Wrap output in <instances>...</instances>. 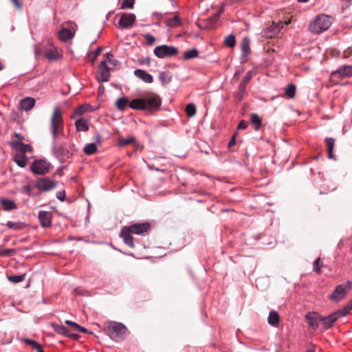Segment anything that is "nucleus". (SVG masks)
<instances>
[{"label":"nucleus","instance_id":"obj_1","mask_svg":"<svg viewBox=\"0 0 352 352\" xmlns=\"http://www.w3.org/2000/svg\"><path fill=\"white\" fill-rule=\"evenodd\" d=\"M161 103V98L157 94L148 93L144 94L139 98L132 100L129 103V107L133 109L151 112L158 110L160 108Z\"/></svg>","mask_w":352,"mask_h":352},{"label":"nucleus","instance_id":"obj_2","mask_svg":"<svg viewBox=\"0 0 352 352\" xmlns=\"http://www.w3.org/2000/svg\"><path fill=\"white\" fill-rule=\"evenodd\" d=\"M63 111L61 108L56 106L54 108L53 113L50 119V129L54 140L63 132Z\"/></svg>","mask_w":352,"mask_h":352},{"label":"nucleus","instance_id":"obj_3","mask_svg":"<svg viewBox=\"0 0 352 352\" xmlns=\"http://www.w3.org/2000/svg\"><path fill=\"white\" fill-rule=\"evenodd\" d=\"M332 18L326 14L318 15L309 25V30L314 34H320L328 30L332 24Z\"/></svg>","mask_w":352,"mask_h":352},{"label":"nucleus","instance_id":"obj_4","mask_svg":"<svg viewBox=\"0 0 352 352\" xmlns=\"http://www.w3.org/2000/svg\"><path fill=\"white\" fill-rule=\"evenodd\" d=\"M109 337L116 341L123 338L126 331V327L120 322H109L105 326Z\"/></svg>","mask_w":352,"mask_h":352},{"label":"nucleus","instance_id":"obj_5","mask_svg":"<svg viewBox=\"0 0 352 352\" xmlns=\"http://www.w3.org/2000/svg\"><path fill=\"white\" fill-rule=\"evenodd\" d=\"M178 53V50L175 47L162 45L157 46L154 49V54L160 58L175 56Z\"/></svg>","mask_w":352,"mask_h":352},{"label":"nucleus","instance_id":"obj_6","mask_svg":"<svg viewBox=\"0 0 352 352\" xmlns=\"http://www.w3.org/2000/svg\"><path fill=\"white\" fill-rule=\"evenodd\" d=\"M352 283L348 281L345 285H338L333 293L331 295L330 298L336 302L342 300L347 294L348 290L351 288Z\"/></svg>","mask_w":352,"mask_h":352},{"label":"nucleus","instance_id":"obj_7","mask_svg":"<svg viewBox=\"0 0 352 352\" xmlns=\"http://www.w3.org/2000/svg\"><path fill=\"white\" fill-rule=\"evenodd\" d=\"M50 166L45 160H35L31 165V170L35 174L45 175L49 171Z\"/></svg>","mask_w":352,"mask_h":352},{"label":"nucleus","instance_id":"obj_8","mask_svg":"<svg viewBox=\"0 0 352 352\" xmlns=\"http://www.w3.org/2000/svg\"><path fill=\"white\" fill-rule=\"evenodd\" d=\"M110 77L109 67L106 65V60H102L98 65L97 78L99 81L107 82Z\"/></svg>","mask_w":352,"mask_h":352},{"label":"nucleus","instance_id":"obj_9","mask_svg":"<svg viewBox=\"0 0 352 352\" xmlns=\"http://www.w3.org/2000/svg\"><path fill=\"white\" fill-rule=\"evenodd\" d=\"M128 229L132 234H143L151 229V225L148 222L138 223L129 226Z\"/></svg>","mask_w":352,"mask_h":352},{"label":"nucleus","instance_id":"obj_10","mask_svg":"<svg viewBox=\"0 0 352 352\" xmlns=\"http://www.w3.org/2000/svg\"><path fill=\"white\" fill-rule=\"evenodd\" d=\"M56 182L52 181L47 178H40L36 180V187L43 191H48L54 188Z\"/></svg>","mask_w":352,"mask_h":352},{"label":"nucleus","instance_id":"obj_11","mask_svg":"<svg viewBox=\"0 0 352 352\" xmlns=\"http://www.w3.org/2000/svg\"><path fill=\"white\" fill-rule=\"evenodd\" d=\"M331 76L340 78H349L352 76V66L344 65L340 67L337 70L332 72Z\"/></svg>","mask_w":352,"mask_h":352},{"label":"nucleus","instance_id":"obj_12","mask_svg":"<svg viewBox=\"0 0 352 352\" xmlns=\"http://www.w3.org/2000/svg\"><path fill=\"white\" fill-rule=\"evenodd\" d=\"M136 16L132 13H123L119 20V25L123 28L131 27L135 22Z\"/></svg>","mask_w":352,"mask_h":352},{"label":"nucleus","instance_id":"obj_13","mask_svg":"<svg viewBox=\"0 0 352 352\" xmlns=\"http://www.w3.org/2000/svg\"><path fill=\"white\" fill-rule=\"evenodd\" d=\"M10 145L17 153L25 154L32 151V148L30 144H25L21 141H11Z\"/></svg>","mask_w":352,"mask_h":352},{"label":"nucleus","instance_id":"obj_14","mask_svg":"<svg viewBox=\"0 0 352 352\" xmlns=\"http://www.w3.org/2000/svg\"><path fill=\"white\" fill-rule=\"evenodd\" d=\"M305 318L309 325L314 329H316L319 326L321 316L316 312H309L305 315Z\"/></svg>","mask_w":352,"mask_h":352},{"label":"nucleus","instance_id":"obj_15","mask_svg":"<svg viewBox=\"0 0 352 352\" xmlns=\"http://www.w3.org/2000/svg\"><path fill=\"white\" fill-rule=\"evenodd\" d=\"M339 318V315L336 311L327 317H321L320 322H322L324 329H328L333 326Z\"/></svg>","mask_w":352,"mask_h":352},{"label":"nucleus","instance_id":"obj_16","mask_svg":"<svg viewBox=\"0 0 352 352\" xmlns=\"http://www.w3.org/2000/svg\"><path fill=\"white\" fill-rule=\"evenodd\" d=\"M131 234L132 233L128 229L127 226L124 227L120 232V236L122 238L124 243L130 248H134L133 238Z\"/></svg>","mask_w":352,"mask_h":352},{"label":"nucleus","instance_id":"obj_17","mask_svg":"<svg viewBox=\"0 0 352 352\" xmlns=\"http://www.w3.org/2000/svg\"><path fill=\"white\" fill-rule=\"evenodd\" d=\"M253 72L252 71H249L246 73L241 83L239 85V94L238 98L241 99L242 98L243 94L245 91L246 85L250 82L251 78H252Z\"/></svg>","mask_w":352,"mask_h":352},{"label":"nucleus","instance_id":"obj_18","mask_svg":"<svg viewBox=\"0 0 352 352\" xmlns=\"http://www.w3.org/2000/svg\"><path fill=\"white\" fill-rule=\"evenodd\" d=\"M0 206L5 210L10 211L17 208L15 202L9 199L3 198L0 199Z\"/></svg>","mask_w":352,"mask_h":352},{"label":"nucleus","instance_id":"obj_19","mask_svg":"<svg viewBox=\"0 0 352 352\" xmlns=\"http://www.w3.org/2000/svg\"><path fill=\"white\" fill-rule=\"evenodd\" d=\"M135 75L142 80L144 82L147 83H151L153 82V76L142 69H136L134 72Z\"/></svg>","mask_w":352,"mask_h":352},{"label":"nucleus","instance_id":"obj_20","mask_svg":"<svg viewBox=\"0 0 352 352\" xmlns=\"http://www.w3.org/2000/svg\"><path fill=\"white\" fill-rule=\"evenodd\" d=\"M74 36V33H73L70 30L63 28H62L58 33V38L62 41L66 42L69 39H72Z\"/></svg>","mask_w":352,"mask_h":352},{"label":"nucleus","instance_id":"obj_21","mask_svg":"<svg viewBox=\"0 0 352 352\" xmlns=\"http://www.w3.org/2000/svg\"><path fill=\"white\" fill-rule=\"evenodd\" d=\"M35 104V100L30 97H26L21 101V108L25 111H29L33 108Z\"/></svg>","mask_w":352,"mask_h":352},{"label":"nucleus","instance_id":"obj_22","mask_svg":"<svg viewBox=\"0 0 352 352\" xmlns=\"http://www.w3.org/2000/svg\"><path fill=\"white\" fill-rule=\"evenodd\" d=\"M75 126L78 131H87L89 130L87 120L84 118L78 119L75 122Z\"/></svg>","mask_w":352,"mask_h":352},{"label":"nucleus","instance_id":"obj_23","mask_svg":"<svg viewBox=\"0 0 352 352\" xmlns=\"http://www.w3.org/2000/svg\"><path fill=\"white\" fill-rule=\"evenodd\" d=\"M14 161L19 166L24 168L27 165L28 159L25 154L16 153L14 156Z\"/></svg>","mask_w":352,"mask_h":352},{"label":"nucleus","instance_id":"obj_24","mask_svg":"<svg viewBox=\"0 0 352 352\" xmlns=\"http://www.w3.org/2000/svg\"><path fill=\"white\" fill-rule=\"evenodd\" d=\"M241 48L242 52V56H247L250 51V39L248 37H245L243 38L241 44Z\"/></svg>","mask_w":352,"mask_h":352},{"label":"nucleus","instance_id":"obj_25","mask_svg":"<svg viewBox=\"0 0 352 352\" xmlns=\"http://www.w3.org/2000/svg\"><path fill=\"white\" fill-rule=\"evenodd\" d=\"M267 320L270 324L274 327L277 326L279 323V316L278 313L274 310L270 311Z\"/></svg>","mask_w":352,"mask_h":352},{"label":"nucleus","instance_id":"obj_26","mask_svg":"<svg viewBox=\"0 0 352 352\" xmlns=\"http://www.w3.org/2000/svg\"><path fill=\"white\" fill-rule=\"evenodd\" d=\"M90 109V106L88 104H82L79 106L74 110V113L72 116V118H76L78 116L82 115L86 113Z\"/></svg>","mask_w":352,"mask_h":352},{"label":"nucleus","instance_id":"obj_27","mask_svg":"<svg viewBox=\"0 0 352 352\" xmlns=\"http://www.w3.org/2000/svg\"><path fill=\"white\" fill-rule=\"evenodd\" d=\"M250 122L254 125V128L256 131L260 129L262 124L261 118L256 113H253L250 116Z\"/></svg>","mask_w":352,"mask_h":352},{"label":"nucleus","instance_id":"obj_28","mask_svg":"<svg viewBox=\"0 0 352 352\" xmlns=\"http://www.w3.org/2000/svg\"><path fill=\"white\" fill-rule=\"evenodd\" d=\"M159 79L163 85L168 84L172 80V76L168 72H162L159 75Z\"/></svg>","mask_w":352,"mask_h":352},{"label":"nucleus","instance_id":"obj_29","mask_svg":"<svg viewBox=\"0 0 352 352\" xmlns=\"http://www.w3.org/2000/svg\"><path fill=\"white\" fill-rule=\"evenodd\" d=\"M129 103L127 98L123 97L116 100V106L118 110L123 111Z\"/></svg>","mask_w":352,"mask_h":352},{"label":"nucleus","instance_id":"obj_30","mask_svg":"<svg viewBox=\"0 0 352 352\" xmlns=\"http://www.w3.org/2000/svg\"><path fill=\"white\" fill-rule=\"evenodd\" d=\"M166 25L170 28H176L180 25L181 20L179 16L175 15L174 17L166 19Z\"/></svg>","mask_w":352,"mask_h":352},{"label":"nucleus","instance_id":"obj_31","mask_svg":"<svg viewBox=\"0 0 352 352\" xmlns=\"http://www.w3.org/2000/svg\"><path fill=\"white\" fill-rule=\"evenodd\" d=\"M335 140L332 138H327L326 143L327 146L328 156L330 159L333 158V150L334 147Z\"/></svg>","mask_w":352,"mask_h":352},{"label":"nucleus","instance_id":"obj_32","mask_svg":"<svg viewBox=\"0 0 352 352\" xmlns=\"http://www.w3.org/2000/svg\"><path fill=\"white\" fill-rule=\"evenodd\" d=\"M83 151L85 154L91 155L97 151V146L95 143H90L85 146Z\"/></svg>","mask_w":352,"mask_h":352},{"label":"nucleus","instance_id":"obj_33","mask_svg":"<svg viewBox=\"0 0 352 352\" xmlns=\"http://www.w3.org/2000/svg\"><path fill=\"white\" fill-rule=\"evenodd\" d=\"M7 226L10 229L18 230L23 228L25 226L21 221H8Z\"/></svg>","mask_w":352,"mask_h":352},{"label":"nucleus","instance_id":"obj_34","mask_svg":"<svg viewBox=\"0 0 352 352\" xmlns=\"http://www.w3.org/2000/svg\"><path fill=\"white\" fill-rule=\"evenodd\" d=\"M199 52L197 49L193 48L188 51H186L184 54V58L186 60H189L191 58H194L198 56Z\"/></svg>","mask_w":352,"mask_h":352},{"label":"nucleus","instance_id":"obj_35","mask_svg":"<svg viewBox=\"0 0 352 352\" xmlns=\"http://www.w3.org/2000/svg\"><path fill=\"white\" fill-rule=\"evenodd\" d=\"M352 309V301L349 302L343 309L337 311L336 312L340 317L346 316L349 312Z\"/></svg>","mask_w":352,"mask_h":352},{"label":"nucleus","instance_id":"obj_36","mask_svg":"<svg viewBox=\"0 0 352 352\" xmlns=\"http://www.w3.org/2000/svg\"><path fill=\"white\" fill-rule=\"evenodd\" d=\"M135 139L133 137H129L127 138H120L118 140L119 146H124L129 144H133Z\"/></svg>","mask_w":352,"mask_h":352},{"label":"nucleus","instance_id":"obj_37","mask_svg":"<svg viewBox=\"0 0 352 352\" xmlns=\"http://www.w3.org/2000/svg\"><path fill=\"white\" fill-rule=\"evenodd\" d=\"M236 44L235 36L233 34H230L225 38L224 45L229 47H233Z\"/></svg>","mask_w":352,"mask_h":352},{"label":"nucleus","instance_id":"obj_38","mask_svg":"<svg viewBox=\"0 0 352 352\" xmlns=\"http://www.w3.org/2000/svg\"><path fill=\"white\" fill-rule=\"evenodd\" d=\"M186 113L188 117H193L196 114V107L194 104H188L186 107Z\"/></svg>","mask_w":352,"mask_h":352},{"label":"nucleus","instance_id":"obj_39","mask_svg":"<svg viewBox=\"0 0 352 352\" xmlns=\"http://www.w3.org/2000/svg\"><path fill=\"white\" fill-rule=\"evenodd\" d=\"M285 93L289 98H294L295 96L296 93V86L294 84H289L285 88Z\"/></svg>","mask_w":352,"mask_h":352},{"label":"nucleus","instance_id":"obj_40","mask_svg":"<svg viewBox=\"0 0 352 352\" xmlns=\"http://www.w3.org/2000/svg\"><path fill=\"white\" fill-rule=\"evenodd\" d=\"M38 220H51L52 219V213L51 212L41 211L38 216Z\"/></svg>","mask_w":352,"mask_h":352},{"label":"nucleus","instance_id":"obj_41","mask_svg":"<svg viewBox=\"0 0 352 352\" xmlns=\"http://www.w3.org/2000/svg\"><path fill=\"white\" fill-rule=\"evenodd\" d=\"M135 1L134 0H124L120 9H127V8H133L134 5Z\"/></svg>","mask_w":352,"mask_h":352},{"label":"nucleus","instance_id":"obj_42","mask_svg":"<svg viewBox=\"0 0 352 352\" xmlns=\"http://www.w3.org/2000/svg\"><path fill=\"white\" fill-rule=\"evenodd\" d=\"M24 275H14L8 277V280L12 283H18L23 280Z\"/></svg>","mask_w":352,"mask_h":352},{"label":"nucleus","instance_id":"obj_43","mask_svg":"<svg viewBox=\"0 0 352 352\" xmlns=\"http://www.w3.org/2000/svg\"><path fill=\"white\" fill-rule=\"evenodd\" d=\"M322 267V263L320 261V258H318L316 259V261L314 263V271H315L317 273L320 272V269Z\"/></svg>","mask_w":352,"mask_h":352},{"label":"nucleus","instance_id":"obj_44","mask_svg":"<svg viewBox=\"0 0 352 352\" xmlns=\"http://www.w3.org/2000/svg\"><path fill=\"white\" fill-rule=\"evenodd\" d=\"M45 56L49 60H56L57 58V54L53 50H49L46 52Z\"/></svg>","mask_w":352,"mask_h":352},{"label":"nucleus","instance_id":"obj_45","mask_svg":"<svg viewBox=\"0 0 352 352\" xmlns=\"http://www.w3.org/2000/svg\"><path fill=\"white\" fill-rule=\"evenodd\" d=\"M144 38L147 45H152L155 41V37L149 34H145Z\"/></svg>","mask_w":352,"mask_h":352},{"label":"nucleus","instance_id":"obj_46","mask_svg":"<svg viewBox=\"0 0 352 352\" xmlns=\"http://www.w3.org/2000/svg\"><path fill=\"white\" fill-rule=\"evenodd\" d=\"M54 329L56 331L61 334H66L67 331V329L63 325L56 324L54 326Z\"/></svg>","mask_w":352,"mask_h":352},{"label":"nucleus","instance_id":"obj_47","mask_svg":"<svg viewBox=\"0 0 352 352\" xmlns=\"http://www.w3.org/2000/svg\"><path fill=\"white\" fill-rule=\"evenodd\" d=\"M105 56H106V62L108 61L110 64H111L112 65H116V63L117 62V60H113V54L111 53V52H108L105 54Z\"/></svg>","mask_w":352,"mask_h":352},{"label":"nucleus","instance_id":"obj_48","mask_svg":"<svg viewBox=\"0 0 352 352\" xmlns=\"http://www.w3.org/2000/svg\"><path fill=\"white\" fill-rule=\"evenodd\" d=\"M1 252H2V256H10L12 254L14 253L15 250L14 249H3V250H1Z\"/></svg>","mask_w":352,"mask_h":352},{"label":"nucleus","instance_id":"obj_49","mask_svg":"<svg viewBox=\"0 0 352 352\" xmlns=\"http://www.w3.org/2000/svg\"><path fill=\"white\" fill-rule=\"evenodd\" d=\"M248 122L245 120H241L239 123V125L237 126V129L239 130H243L247 129L248 127Z\"/></svg>","mask_w":352,"mask_h":352},{"label":"nucleus","instance_id":"obj_50","mask_svg":"<svg viewBox=\"0 0 352 352\" xmlns=\"http://www.w3.org/2000/svg\"><path fill=\"white\" fill-rule=\"evenodd\" d=\"M32 188H33V186L31 185L24 186H23V191L25 193L30 195H32Z\"/></svg>","mask_w":352,"mask_h":352},{"label":"nucleus","instance_id":"obj_51","mask_svg":"<svg viewBox=\"0 0 352 352\" xmlns=\"http://www.w3.org/2000/svg\"><path fill=\"white\" fill-rule=\"evenodd\" d=\"M352 56V47H348L343 53V57L347 58Z\"/></svg>","mask_w":352,"mask_h":352},{"label":"nucleus","instance_id":"obj_52","mask_svg":"<svg viewBox=\"0 0 352 352\" xmlns=\"http://www.w3.org/2000/svg\"><path fill=\"white\" fill-rule=\"evenodd\" d=\"M74 329H75V330H76V331H78L79 332H82V333H87V329L80 326L78 324H74Z\"/></svg>","mask_w":352,"mask_h":352},{"label":"nucleus","instance_id":"obj_53","mask_svg":"<svg viewBox=\"0 0 352 352\" xmlns=\"http://www.w3.org/2000/svg\"><path fill=\"white\" fill-rule=\"evenodd\" d=\"M102 50V47H99L95 50V52H94V56L91 60L92 62H94L96 60V58L99 56Z\"/></svg>","mask_w":352,"mask_h":352},{"label":"nucleus","instance_id":"obj_54","mask_svg":"<svg viewBox=\"0 0 352 352\" xmlns=\"http://www.w3.org/2000/svg\"><path fill=\"white\" fill-rule=\"evenodd\" d=\"M57 198L60 201H64L65 197V192L64 190L58 191L56 195Z\"/></svg>","mask_w":352,"mask_h":352},{"label":"nucleus","instance_id":"obj_55","mask_svg":"<svg viewBox=\"0 0 352 352\" xmlns=\"http://www.w3.org/2000/svg\"><path fill=\"white\" fill-rule=\"evenodd\" d=\"M24 342L28 345H31L33 346V345H38L39 343L36 342L34 340H30V339H25Z\"/></svg>","mask_w":352,"mask_h":352},{"label":"nucleus","instance_id":"obj_56","mask_svg":"<svg viewBox=\"0 0 352 352\" xmlns=\"http://www.w3.org/2000/svg\"><path fill=\"white\" fill-rule=\"evenodd\" d=\"M236 135V133H234L232 135L231 140L228 142V148H230V147H232V146H234L235 144Z\"/></svg>","mask_w":352,"mask_h":352},{"label":"nucleus","instance_id":"obj_57","mask_svg":"<svg viewBox=\"0 0 352 352\" xmlns=\"http://www.w3.org/2000/svg\"><path fill=\"white\" fill-rule=\"evenodd\" d=\"M220 18L219 14H214L210 19L213 23H215Z\"/></svg>","mask_w":352,"mask_h":352},{"label":"nucleus","instance_id":"obj_58","mask_svg":"<svg viewBox=\"0 0 352 352\" xmlns=\"http://www.w3.org/2000/svg\"><path fill=\"white\" fill-rule=\"evenodd\" d=\"M12 1L16 8H18V9L21 8V7H22L21 4L19 3V1L18 0H12Z\"/></svg>","mask_w":352,"mask_h":352},{"label":"nucleus","instance_id":"obj_59","mask_svg":"<svg viewBox=\"0 0 352 352\" xmlns=\"http://www.w3.org/2000/svg\"><path fill=\"white\" fill-rule=\"evenodd\" d=\"M41 223L43 228H48L51 226V221H41Z\"/></svg>","mask_w":352,"mask_h":352},{"label":"nucleus","instance_id":"obj_60","mask_svg":"<svg viewBox=\"0 0 352 352\" xmlns=\"http://www.w3.org/2000/svg\"><path fill=\"white\" fill-rule=\"evenodd\" d=\"M14 135L19 140V141L22 142V140H23V137L21 134H19L18 133L15 132L14 133Z\"/></svg>","mask_w":352,"mask_h":352},{"label":"nucleus","instance_id":"obj_61","mask_svg":"<svg viewBox=\"0 0 352 352\" xmlns=\"http://www.w3.org/2000/svg\"><path fill=\"white\" fill-rule=\"evenodd\" d=\"M38 348L36 349V350L37 351V352H44L41 345L40 344H38L37 346H36Z\"/></svg>","mask_w":352,"mask_h":352},{"label":"nucleus","instance_id":"obj_62","mask_svg":"<svg viewBox=\"0 0 352 352\" xmlns=\"http://www.w3.org/2000/svg\"><path fill=\"white\" fill-rule=\"evenodd\" d=\"M65 323L68 325H70L71 327H72L74 328V324H76V322H72V321H70V320H66L65 321Z\"/></svg>","mask_w":352,"mask_h":352},{"label":"nucleus","instance_id":"obj_63","mask_svg":"<svg viewBox=\"0 0 352 352\" xmlns=\"http://www.w3.org/2000/svg\"><path fill=\"white\" fill-rule=\"evenodd\" d=\"M223 11H224V10H223V6H221V7L219 8V11H218L217 14H219V16H221V14L223 12Z\"/></svg>","mask_w":352,"mask_h":352},{"label":"nucleus","instance_id":"obj_64","mask_svg":"<svg viewBox=\"0 0 352 352\" xmlns=\"http://www.w3.org/2000/svg\"><path fill=\"white\" fill-rule=\"evenodd\" d=\"M314 346H312V347H311V348L308 349L306 351V352H314Z\"/></svg>","mask_w":352,"mask_h":352}]
</instances>
